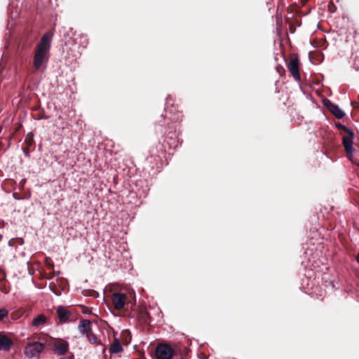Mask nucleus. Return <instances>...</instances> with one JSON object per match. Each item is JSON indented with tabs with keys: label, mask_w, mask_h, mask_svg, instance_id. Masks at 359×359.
Wrapping results in <instances>:
<instances>
[{
	"label": "nucleus",
	"mask_w": 359,
	"mask_h": 359,
	"mask_svg": "<svg viewBox=\"0 0 359 359\" xmlns=\"http://www.w3.org/2000/svg\"><path fill=\"white\" fill-rule=\"evenodd\" d=\"M50 46V36L48 34H46L41 38L34 55V65L36 69H39L42 64L46 61Z\"/></svg>",
	"instance_id": "obj_1"
},
{
	"label": "nucleus",
	"mask_w": 359,
	"mask_h": 359,
	"mask_svg": "<svg viewBox=\"0 0 359 359\" xmlns=\"http://www.w3.org/2000/svg\"><path fill=\"white\" fill-rule=\"evenodd\" d=\"M45 348V344L40 342L29 343L25 348V355L29 359L38 358Z\"/></svg>",
	"instance_id": "obj_2"
},
{
	"label": "nucleus",
	"mask_w": 359,
	"mask_h": 359,
	"mask_svg": "<svg viewBox=\"0 0 359 359\" xmlns=\"http://www.w3.org/2000/svg\"><path fill=\"white\" fill-rule=\"evenodd\" d=\"M340 127L346 133L343 137V144L349 156H352L354 148L353 147L354 134L353 133L344 126L340 125Z\"/></svg>",
	"instance_id": "obj_3"
},
{
	"label": "nucleus",
	"mask_w": 359,
	"mask_h": 359,
	"mask_svg": "<svg viewBox=\"0 0 359 359\" xmlns=\"http://www.w3.org/2000/svg\"><path fill=\"white\" fill-rule=\"evenodd\" d=\"M155 353L157 359H172L175 351L170 345L161 344L156 346Z\"/></svg>",
	"instance_id": "obj_4"
},
{
	"label": "nucleus",
	"mask_w": 359,
	"mask_h": 359,
	"mask_svg": "<svg viewBox=\"0 0 359 359\" xmlns=\"http://www.w3.org/2000/svg\"><path fill=\"white\" fill-rule=\"evenodd\" d=\"M111 303L114 308L120 311L123 309L127 302V296L126 294L121 292H114L111 297Z\"/></svg>",
	"instance_id": "obj_5"
},
{
	"label": "nucleus",
	"mask_w": 359,
	"mask_h": 359,
	"mask_svg": "<svg viewBox=\"0 0 359 359\" xmlns=\"http://www.w3.org/2000/svg\"><path fill=\"white\" fill-rule=\"evenodd\" d=\"M287 68L293 77L299 81L300 79V74L299 70V60L297 57L291 58L287 64Z\"/></svg>",
	"instance_id": "obj_6"
},
{
	"label": "nucleus",
	"mask_w": 359,
	"mask_h": 359,
	"mask_svg": "<svg viewBox=\"0 0 359 359\" xmlns=\"http://www.w3.org/2000/svg\"><path fill=\"white\" fill-rule=\"evenodd\" d=\"M54 351L60 355H64L69 350V344L66 341L59 340L53 343Z\"/></svg>",
	"instance_id": "obj_7"
},
{
	"label": "nucleus",
	"mask_w": 359,
	"mask_h": 359,
	"mask_svg": "<svg viewBox=\"0 0 359 359\" xmlns=\"http://www.w3.org/2000/svg\"><path fill=\"white\" fill-rule=\"evenodd\" d=\"M78 329L79 332L86 337L92 332V323L89 320H82L79 323Z\"/></svg>",
	"instance_id": "obj_8"
},
{
	"label": "nucleus",
	"mask_w": 359,
	"mask_h": 359,
	"mask_svg": "<svg viewBox=\"0 0 359 359\" xmlns=\"http://www.w3.org/2000/svg\"><path fill=\"white\" fill-rule=\"evenodd\" d=\"M327 108L338 118H342L345 116V113L336 104L327 100L325 102Z\"/></svg>",
	"instance_id": "obj_9"
},
{
	"label": "nucleus",
	"mask_w": 359,
	"mask_h": 359,
	"mask_svg": "<svg viewBox=\"0 0 359 359\" xmlns=\"http://www.w3.org/2000/svg\"><path fill=\"white\" fill-rule=\"evenodd\" d=\"M12 344V341L8 337L0 335V351H8Z\"/></svg>",
	"instance_id": "obj_10"
},
{
	"label": "nucleus",
	"mask_w": 359,
	"mask_h": 359,
	"mask_svg": "<svg viewBox=\"0 0 359 359\" xmlns=\"http://www.w3.org/2000/svg\"><path fill=\"white\" fill-rule=\"evenodd\" d=\"M47 320L48 318L46 316L39 315L32 320V326L35 329L39 328L46 324Z\"/></svg>",
	"instance_id": "obj_11"
},
{
	"label": "nucleus",
	"mask_w": 359,
	"mask_h": 359,
	"mask_svg": "<svg viewBox=\"0 0 359 359\" xmlns=\"http://www.w3.org/2000/svg\"><path fill=\"white\" fill-rule=\"evenodd\" d=\"M57 313L59 317V319L60 322L65 323L67 321L70 316V313L68 311V310L63 307V306H59L57 309Z\"/></svg>",
	"instance_id": "obj_12"
},
{
	"label": "nucleus",
	"mask_w": 359,
	"mask_h": 359,
	"mask_svg": "<svg viewBox=\"0 0 359 359\" xmlns=\"http://www.w3.org/2000/svg\"><path fill=\"white\" fill-rule=\"evenodd\" d=\"M123 351V347L118 340L116 339L109 348L111 353H118Z\"/></svg>",
	"instance_id": "obj_13"
},
{
	"label": "nucleus",
	"mask_w": 359,
	"mask_h": 359,
	"mask_svg": "<svg viewBox=\"0 0 359 359\" xmlns=\"http://www.w3.org/2000/svg\"><path fill=\"white\" fill-rule=\"evenodd\" d=\"M86 337L88 339V342L91 344L98 345L100 344V340L93 333H92V332L86 335Z\"/></svg>",
	"instance_id": "obj_14"
},
{
	"label": "nucleus",
	"mask_w": 359,
	"mask_h": 359,
	"mask_svg": "<svg viewBox=\"0 0 359 359\" xmlns=\"http://www.w3.org/2000/svg\"><path fill=\"white\" fill-rule=\"evenodd\" d=\"M8 315V311L5 309H0V320Z\"/></svg>",
	"instance_id": "obj_15"
},
{
	"label": "nucleus",
	"mask_w": 359,
	"mask_h": 359,
	"mask_svg": "<svg viewBox=\"0 0 359 359\" xmlns=\"http://www.w3.org/2000/svg\"><path fill=\"white\" fill-rule=\"evenodd\" d=\"M356 260L359 263V252H358V256L356 257Z\"/></svg>",
	"instance_id": "obj_16"
}]
</instances>
